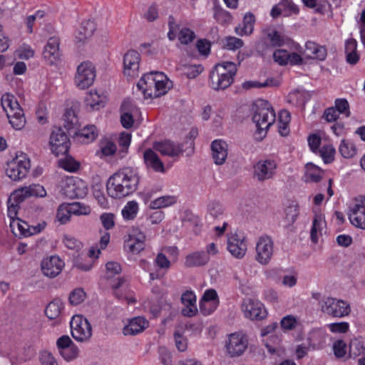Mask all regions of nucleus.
<instances>
[{
  "label": "nucleus",
  "mask_w": 365,
  "mask_h": 365,
  "mask_svg": "<svg viewBox=\"0 0 365 365\" xmlns=\"http://www.w3.org/2000/svg\"><path fill=\"white\" fill-rule=\"evenodd\" d=\"M274 61L278 64L283 66L289 63V53L284 49L276 50L273 53Z\"/></svg>",
  "instance_id": "bf43d9fd"
},
{
  "label": "nucleus",
  "mask_w": 365,
  "mask_h": 365,
  "mask_svg": "<svg viewBox=\"0 0 365 365\" xmlns=\"http://www.w3.org/2000/svg\"><path fill=\"white\" fill-rule=\"evenodd\" d=\"M138 204L134 200L129 201L123 208L121 213L123 218L126 220H133L138 212Z\"/></svg>",
  "instance_id": "58836bf2"
},
{
  "label": "nucleus",
  "mask_w": 365,
  "mask_h": 365,
  "mask_svg": "<svg viewBox=\"0 0 365 365\" xmlns=\"http://www.w3.org/2000/svg\"><path fill=\"white\" fill-rule=\"evenodd\" d=\"M324 163H329L333 161L335 148L331 145H324L319 150Z\"/></svg>",
  "instance_id": "4d7b16f0"
},
{
  "label": "nucleus",
  "mask_w": 365,
  "mask_h": 365,
  "mask_svg": "<svg viewBox=\"0 0 365 365\" xmlns=\"http://www.w3.org/2000/svg\"><path fill=\"white\" fill-rule=\"evenodd\" d=\"M25 188L29 197L34 196L43 197L46 195V190L39 184H33L29 186H26Z\"/></svg>",
  "instance_id": "8fccbe9b"
},
{
  "label": "nucleus",
  "mask_w": 365,
  "mask_h": 365,
  "mask_svg": "<svg viewBox=\"0 0 365 365\" xmlns=\"http://www.w3.org/2000/svg\"><path fill=\"white\" fill-rule=\"evenodd\" d=\"M30 166V160L27 155L20 153L7 163L6 173L11 180H19L27 175Z\"/></svg>",
  "instance_id": "0eeeda50"
},
{
  "label": "nucleus",
  "mask_w": 365,
  "mask_h": 365,
  "mask_svg": "<svg viewBox=\"0 0 365 365\" xmlns=\"http://www.w3.org/2000/svg\"><path fill=\"white\" fill-rule=\"evenodd\" d=\"M279 84V81L274 78H267L264 83H260L256 81H245L242 84V88L245 89H250L252 88H262V87H276Z\"/></svg>",
  "instance_id": "4c0bfd02"
},
{
  "label": "nucleus",
  "mask_w": 365,
  "mask_h": 365,
  "mask_svg": "<svg viewBox=\"0 0 365 365\" xmlns=\"http://www.w3.org/2000/svg\"><path fill=\"white\" fill-rule=\"evenodd\" d=\"M145 98H158L173 86L172 81L163 72L152 71L145 74L137 84Z\"/></svg>",
  "instance_id": "f03ea898"
},
{
  "label": "nucleus",
  "mask_w": 365,
  "mask_h": 365,
  "mask_svg": "<svg viewBox=\"0 0 365 365\" xmlns=\"http://www.w3.org/2000/svg\"><path fill=\"white\" fill-rule=\"evenodd\" d=\"M115 215L112 213H103L101 215L100 220L106 230L112 229L114 227Z\"/></svg>",
  "instance_id": "338daca9"
},
{
  "label": "nucleus",
  "mask_w": 365,
  "mask_h": 365,
  "mask_svg": "<svg viewBox=\"0 0 365 365\" xmlns=\"http://www.w3.org/2000/svg\"><path fill=\"white\" fill-rule=\"evenodd\" d=\"M324 224V220L321 215H317L314 218L312 227L310 232L311 240L314 243H317L319 240V236L321 235V231Z\"/></svg>",
  "instance_id": "c9c22d12"
},
{
  "label": "nucleus",
  "mask_w": 365,
  "mask_h": 365,
  "mask_svg": "<svg viewBox=\"0 0 365 365\" xmlns=\"http://www.w3.org/2000/svg\"><path fill=\"white\" fill-rule=\"evenodd\" d=\"M207 212L214 219H219L223 215L224 209L219 202L213 201L207 205Z\"/></svg>",
  "instance_id": "de8ad7c7"
},
{
  "label": "nucleus",
  "mask_w": 365,
  "mask_h": 365,
  "mask_svg": "<svg viewBox=\"0 0 365 365\" xmlns=\"http://www.w3.org/2000/svg\"><path fill=\"white\" fill-rule=\"evenodd\" d=\"M243 46L242 39L235 36H227L225 38V48L229 50H236Z\"/></svg>",
  "instance_id": "69168bd1"
},
{
  "label": "nucleus",
  "mask_w": 365,
  "mask_h": 365,
  "mask_svg": "<svg viewBox=\"0 0 365 365\" xmlns=\"http://www.w3.org/2000/svg\"><path fill=\"white\" fill-rule=\"evenodd\" d=\"M64 194L70 198H82L87 194V186L82 180L71 177L67 178L63 186Z\"/></svg>",
  "instance_id": "dca6fc26"
},
{
  "label": "nucleus",
  "mask_w": 365,
  "mask_h": 365,
  "mask_svg": "<svg viewBox=\"0 0 365 365\" xmlns=\"http://www.w3.org/2000/svg\"><path fill=\"white\" fill-rule=\"evenodd\" d=\"M63 308V302L59 299H55L47 305L45 314L50 319H56L60 316Z\"/></svg>",
  "instance_id": "f704fd0d"
},
{
  "label": "nucleus",
  "mask_w": 365,
  "mask_h": 365,
  "mask_svg": "<svg viewBox=\"0 0 365 365\" xmlns=\"http://www.w3.org/2000/svg\"><path fill=\"white\" fill-rule=\"evenodd\" d=\"M255 22V16L251 13L245 15L242 26L235 28V33L239 36L250 35L252 33Z\"/></svg>",
  "instance_id": "7c9ffc66"
},
{
  "label": "nucleus",
  "mask_w": 365,
  "mask_h": 365,
  "mask_svg": "<svg viewBox=\"0 0 365 365\" xmlns=\"http://www.w3.org/2000/svg\"><path fill=\"white\" fill-rule=\"evenodd\" d=\"M277 167V165L274 160H261L254 165V178L259 182L270 180L275 175Z\"/></svg>",
  "instance_id": "2eb2a0df"
},
{
  "label": "nucleus",
  "mask_w": 365,
  "mask_h": 365,
  "mask_svg": "<svg viewBox=\"0 0 365 365\" xmlns=\"http://www.w3.org/2000/svg\"><path fill=\"white\" fill-rule=\"evenodd\" d=\"M72 336L78 341H88L92 336V327L88 319L75 315L70 322Z\"/></svg>",
  "instance_id": "1a4fd4ad"
},
{
  "label": "nucleus",
  "mask_w": 365,
  "mask_h": 365,
  "mask_svg": "<svg viewBox=\"0 0 365 365\" xmlns=\"http://www.w3.org/2000/svg\"><path fill=\"white\" fill-rule=\"evenodd\" d=\"M181 302L185 306L182 309V315L188 317L195 316L197 312L196 296L192 291H186L182 294Z\"/></svg>",
  "instance_id": "bb28decb"
},
{
  "label": "nucleus",
  "mask_w": 365,
  "mask_h": 365,
  "mask_svg": "<svg viewBox=\"0 0 365 365\" xmlns=\"http://www.w3.org/2000/svg\"><path fill=\"white\" fill-rule=\"evenodd\" d=\"M1 104L6 113L9 123L16 130H21L26 125L24 112L18 103L16 97L9 93L1 96Z\"/></svg>",
  "instance_id": "39448f33"
},
{
  "label": "nucleus",
  "mask_w": 365,
  "mask_h": 365,
  "mask_svg": "<svg viewBox=\"0 0 365 365\" xmlns=\"http://www.w3.org/2000/svg\"><path fill=\"white\" fill-rule=\"evenodd\" d=\"M339 151L345 158H353L356 154V148L355 145L353 143L346 140H341L339 148Z\"/></svg>",
  "instance_id": "ea45409f"
},
{
  "label": "nucleus",
  "mask_w": 365,
  "mask_h": 365,
  "mask_svg": "<svg viewBox=\"0 0 365 365\" xmlns=\"http://www.w3.org/2000/svg\"><path fill=\"white\" fill-rule=\"evenodd\" d=\"M365 348L364 342L359 339H351L349 343V357L355 358L361 354H364Z\"/></svg>",
  "instance_id": "79ce46f5"
},
{
  "label": "nucleus",
  "mask_w": 365,
  "mask_h": 365,
  "mask_svg": "<svg viewBox=\"0 0 365 365\" xmlns=\"http://www.w3.org/2000/svg\"><path fill=\"white\" fill-rule=\"evenodd\" d=\"M333 351L336 358L344 357L347 353L346 344L341 339L336 340L333 344Z\"/></svg>",
  "instance_id": "6e6d98bb"
},
{
  "label": "nucleus",
  "mask_w": 365,
  "mask_h": 365,
  "mask_svg": "<svg viewBox=\"0 0 365 365\" xmlns=\"http://www.w3.org/2000/svg\"><path fill=\"white\" fill-rule=\"evenodd\" d=\"M327 327L332 333L345 334L349 329V323L345 322L331 323L328 324Z\"/></svg>",
  "instance_id": "680f3d73"
},
{
  "label": "nucleus",
  "mask_w": 365,
  "mask_h": 365,
  "mask_svg": "<svg viewBox=\"0 0 365 365\" xmlns=\"http://www.w3.org/2000/svg\"><path fill=\"white\" fill-rule=\"evenodd\" d=\"M132 110L133 108L130 102L124 101L121 105L120 120L122 125L125 128H129L133 125L134 120L131 113Z\"/></svg>",
  "instance_id": "2f4dec72"
},
{
  "label": "nucleus",
  "mask_w": 365,
  "mask_h": 365,
  "mask_svg": "<svg viewBox=\"0 0 365 365\" xmlns=\"http://www.w3.org/2000/svg\"><path fill=\"white\" fill-rule=\"evenodd\" d=\"M299 322L297 319L292 315L284 317L280 322V325L284 331H290L294 329Z\"/></svg>",
  "instance_id": "09e8293b"
},
{
  "label": "nucleus",
  "mask_w": 365,
  "mask_h": 365,
  "mask_svg": "<svg viewBox=\"0 0 365 365\" xmlns=\"http://www.w3.org/2000/svg\"><path fill=\"white\" fill-rule=\"evenodd\" d=\"M64 264L59 257L54 255L44 258L41 262V269L43 275L54 278L61 272Z\"/></svg>",
  "instance_id": "aec40b11"
},
{
  "label": "nucleus",
  "mask_w": 365,
  "mask_h": 365,
  "mask_svg": "<svg viewBox=\"0 0 365 365\" xmlns=\"http://www.w3.org/2000/svg\"><path fill=\"white\" fill-rule=\"evenodd\" d=\"M65 127L68 130L74 128L78 123V118L73 110H66L64 115Z\"/></svg>",
  "instance_id": "e2e57ef3"
},
{
  "label": "nucleus",
  "mask_w": 365,
  "mask_h": 365,
  "mask_svg": "<svg viewBox=\"0 0 365 365\" xmlns=\"http://www.w3.org/2000/svg\"><path fill=\"white\" fill-rule=\"evenodd\" d=\"M62 242L65 247L73 251V254H78V255H81V252L83 248V244L74 237L69 235H64L62 239Z\"/></svg>",
  "instance_id": "e433bc0d"
},
{
  "label": "nucleus",
  "mask_w": 365,
  "mask_h": 365,
  "mask_svg": "<svg viewBox=\"0 0 365 365\" xmlns=\"http://www.w3.org/2000/svg\"><path fill=\"white\" fill-rule=\"evenodd\" d=\"M210 259L208 254L205 251H195L185 257L184 264L188 268L204 267L208 264Z\"/></svg>",
  "instance_id": "a878e982"
},
{
  "label": "nucleus",
  "mask_w": 365,
  "mask_h": 365,
  "mask_svg": "<svg viewBox=\"0 0 365 365\" xmlns=\"http://www.w3.org/2000/svg\"><path fill=\"white\" fill-rule=\"evenodd\" d=\"M334 108L339 113L344 114L346 117H349L351 115L349 104L345 98L336 99L334 102Z\"/></svg>",
  "instance_id": "603ef678"
},
{
  "label": "nucleus",
  "mask_w": 365,
  "mask_h": 365,
  "mask_svg": "<svg viewBox=\"0 0 365 365\" xmlns=\"http://www.w3.org/2000/svg\"><path fill=\"white\" fill-rule=\"evenodd\" d=\"M51 149L56 156L66 155L70 147V140L66 133L61 128H54L50 135Z\"/></svg>",
  "instance_id": "9d476101"
},
{
  "label": "nucleus",
  "mask_w": 365,
  "mask_h": 365,
  "mask_svg": "<svg viewBox=\"0 0 365 365\" xmlns=\"http://www.w3.org/2000/svg\"><path fill=\"white\" fill-rule=\"evenodd\" d=\"M274 253V242L268 235L259 237L256 244L255 259L261 264H267Z\"/></svg>",
  "instance_id": "ddd939ff"
},
{
  "label": "nucleus",
  "mask_w": 365,
  "mask_h": 365,
  "mask_svg": "<svg viewBox=\"0 0 365 365\" xmlns=\"http://www.w3.org/2000/svg\"><path fill=\"white\" fill-rule=\"evenodd\" d=\"M143 161L148 169L156 173L165 172L164 163L153 149L148 148L143 152Z\"/></svg>",
  "instance_id": "b1692460"
},
{
  "label": "nucleus",
  "mask_w": 365,
  "mask_h": 365,
  "mask_svg": "<svg viewBox=\"0 0 365 365\" xmlns=\"http://www.w3.org/2000/svg\"><path fill=\"white\" fill-rule=\"evenodd\" d=\"M248 346L247 336L242 331L228 334L225 341L226 354L232 358L242 356Z\"/></svg>",
  "instance_id": "6e6552de"
},
{
  "label": "nucleus",
  "mask_w": 365,
  "mask_h": 365,
  "mask_svg": "<svg viewBox=\"0 0 365 365\" xmlns=\"http://www.w3.org/2000/svg\"><path fill=\"white\" fill-rule=\"evenodd\" d=\"M153 149L170 158H178L183 153L182 145L171 140L156 142L153 144Z\"/></svg>",
  "instance_id": "4be33fe9"
},
{
  "label": "nucleus",
  "mask_w": 365,
  "mask_h": 365,
  "mask_svg": "<svg viewBox=\"0 0 365 365\" xmlns=\"http://www.w3.org/2000/svg\"><path fill=\"white\" fill-rule=\"evenodd\" d=\"M299 215V211L296 205H290L285 209V220L288 225L293 224Z\"/></svg>",
  "instance_id": "0e129e2a"
},
{
  "label": "nucleus",
  "mask_w": 365,
  "mask_h": 365,
  "mask_svg": "<svg viewBox=\"0 0 365 365\" xmlns=\"http://www.w3.org/2000/svg\"><path fill=\"white\" fill-rule=\"evenodd\" d=\"M280 6L282 7L284 15H289L291 13L297 14L299 12L297 6L290 0H282L280 2Z\"/></svg>",
  "instance_id": "774afa93"
},
{
  "label": "nucleus",
  "mask_w": 365,
  "mask_h": 365,
  "mask_svg": "<svg viewBox=\"0 0 365 365\" xmlns=\"http://www.w3.org/2000/svg\"><path fill=\"white\" fill-rule=\"evenodd\" d=\"M56 346L58 353L66 361H71L78 355V348L68 335L59 337L56 341Z\"/></svg>",
  "instance_id": "a211bd4d"
},
{
  "label": "nucleus",
  "mask_w": 365,
  "mask_h": 365,
  "mask_svg": "<svg viewBox=\"0 0 365 365\" xmlns=\"http://www.w3.org/2000/svg\"><path fill=\"white\" fill-rule=\"evenodd\" d=\"M140 55L134 50H130L123 56V75L128 79H133L139 76Z\"/></svg>",
  "instance_id": "4468645a"
},
{
  "label": "nucleus",
  "mask_w": 365,
  "mask_h": 365,
  "mask_svg": "<svg viewBox=\"0 0 365 365\" xmlns=\"http://www.w3.org/2000/svg\"><path fill=\"white\" fill-rule=\"evenodd\" d=\"M59 44L60 41L58 37H51L48 40L43 52V56L48 64H54L60 60Z\"/></svg>",
  "instance_id": "5701e85b"
},
{
  "label": "nucleus",
  "mask_w": 365,
  "mask_h": 365,
  "mask_svg": "<svg viewBox=\"0 0 365 365\" xmlns=\"http://www.w3.org/2000/svg\"><path fill=\"white\" fill-rule=\"evenodd\" d=\"M212 158L216 165H222L227 158V144L222 140H215L211 144Z\"/></svg>",
  "instance_id": "393cba45"
},
{
  "label": "nucleus",
  "mask_w": 365,
  "mask_h": 365,
  "mask_svg": "<svg viewBox=\"0 0 365 365\" xmlns=\"http://www.w3.org/2000/svg\"><path fill=\"white\" fill-rule=\"evenodd\" d=\"M203 71V67L198 64V65H190L185 66L184 68V74L188 78H195L197 77L200 73H201Z\"/></svg>",
  "instance_id": "052dcab7"
},
{
  "label": "nucleus",
  "mask_w": 365,
  "mask_h": 365,
  "mask_svg": "<svg viewBox=\"0 0 365 365\" xmlns=\"http://www.w3.org/2000/svg\"><path fill=\"white\" fill-rule=\"evenodd\" d=\"M175 202V197L173 196H163L151 201L150 207L157 210L170 206Z\"/></svg>",
  "instance_id": "37998d69"
},
{
  "label": "nucleus",
  "mask_w": 365,
  "mask_h": 365,
  "mask_svg": "<svg viewBox=\"0 0 365 365\" xmlns=\"http://www.w3.org/2000/svg\"><path fill=\"white\" fill-rule=\"evenodd\" d=\"M140 176L136 170L123 168L113 173L108 180L106 189L108 195L121 199L133 193L138 188Z\"/></svg>",
  "instance_id": "f257e3e1"
},
{
  "label": "nucleus",
  "mask_w": 365,
  "mask_h": 365,
  "mask_svg": "<svg viewBox=\"0 0 365 365\" xmlns=\"http://www.w3.org/2000/svg\"><path fill=\"white\" fill-rule=\"evenodd\" d=\"M78 135L86 140L87 142L94 140L97 135V128L95 125H87L79 131Z\"/></svg>",
  "instance_id": "c03bdc74"
},
{
  "label": "nucleus",
  "mask_w": 365,
  "mask_h": 365,
  "mask_svg": "<svg viewBox=\"0 0 365 365\" xmlns=\"http://www.w3.org/2000/svg\"><path fill=\"white\" fill-rule=\"evenodd\" d=\"M214 17L216 19V21L221 24H228L232 20V16L230 14L228 11L222 9H215Z\"/></svg>",
  "instance_id": "13d9d810"
},
{
  "label": "nucleus",
  "mask_w": 365,
  "mask_h": 365,
  "mask_svg": "<svg viewBox=\"0 0 365 365\" xmlns=\"http://www.w3.org/2000/svg\"><path fill=\"white\" fill-rule=\"evenodd\" d=\"M96 68L89 61L81 63L77 68L75 76V83L81 89L91 86L96 78Z\"/></svg>",
  "instance_id": "9b49d317"
},
{
  "label": "nucleus",
  "mask_w": 365,
  "mask_h": 365,
  "mask_svg": "<svg viewBox=\"0 0 365 365\" xmlns=\"http://www.w3.org/2000/svg\"><path fill=\"white\" fill-rule=\"evenodd\" d=\"M242 310L245 317L252 320H262L267 317V311L258 300L247 298L243 300Z\"/></svg>",
  "instance_id": "f3484780"
},
{
  "label": "nucleus",
  "mask_w": 365,
  "mask_h": 365,
  "mask_svg": "<svg viewBox=\"0 0 365 365\" xmlns=\"http://www.w3.org/2000/svg\"><path fill=\"white\" fill-rule=\"evenodd\" d=\"M148 325V322L141 317H134L123 330L124 335H136L142 332Z\"/></svg>",
  "instance_id": "cd10ccee"
},
{
  "label": "nucleus",
  "mask_w": 365,
  "mask_h": 365,
  "mask_svg": "<svg viewBox=\"0 0 365 365\" xmlns=\"http://www.w3.org/2000/svg\"><path fill=\"white\" fill-rule=\"evenodd\" d=\"M305 181L318 182L322 179L323 171L313 163H307L305 166Z\"/></svg>",
  "instance_id": "72a5a7b5"
},
{
  "label": "nucleus",
  "mask_w": 365,
  "mask_h": 365,
  "mask_svg": "<svg viewBox=\"0 0 365 365\" xmlns=\"http://www.w3.org/2000/svg\"><path fill=\"white\" fill-rule=\"evenodd\" d=\"M68 212L71 214L81 215H88L91 212V209L89 206L81 204V202H73L69 204Z\"/></svg>",
  "instance_id": "49530a36"
},
{
  "label": "nucleus",
  "mask_w": 365,
  "mask_h": 365,
  "mask_svg": "<svg viewBox=\"0 0 365 365\" xmlns=\"http://www.w3.org/2000/svg\"><path fill=\"white\" fill-rule=\"evenodd\" d=\"M255 112L252 117L256 124L257 133H266L269 128L274 123L276 115L271 104L265 100L259 99L255 103Z\"/></svg>",
  "instance_id": "20e7f679"
},
{
  "label": "nucleus",
  "mask_w": 365,
  "mask_h": 365,
  "mask_svg": "<svg viewBox=\"0 0 365 365\" xmlns=\"http://www.w3.org/2000/svg\"><path fill=\"white\" fill-rule=\"evenodd\" d=\"M321 311L330 317L341 318L351 312L350 305L342 299L334 297H324L320 302Z\"/></svg>",
  "instance_id": "423d86ee"
},
{
  "label": "nucleus",
  "mask_w": 365,
  "mask_h": 365,
  "mask_svg": "<svg viewBox=\"0 0 365 365\" xmlns=\"http://www.w3.org/2000/svg\"><path fill=\"white\" fill-rule=\"evenodd\" d=\"M145 235L138 228H133L128 235V239L125 241V250L138 255L145 248Z\"/></svg>",
  "instance_id": "6ab92c4d"
},
{
  "label": "nucleus",
  "mask_w": 365,
  "mask_h": 365,
  "mask_svg": "<svg viewBox=\"0 0 365 365\" xmlns=\"http://www.w3.org/2000/svg\"><path fill=\"white\" fill-rule=\"evenodd\" d=\"M349 219L356 227L365 229V196L354 200L349 207Z\"/></svg>",
  "instance_id": "f8f14e48"
},
{
  "label": "nucleus",
  "mask_w": 365,
  "mask_h": 365,
  "mask_svg": "<svg viewBox=\"0 0 365 365\" xmlns=\"http://www.w3.org/2000/svg\"><path fill=\"white\" fill-rule=\"evenodd\" d=\"M227 250L235 258L242 259L246 254V238L240 234H232L227 239Z\"/></svg>",
  "instance_id": "412c9836"
},
{
  "label": "nucleus",
  "mask_w": 365,
  "mask_h": 365,
  "mask_svg": "<svg viewBox=\"0 0 365 365\" xmlns=\"http://www.w3.org/2000/svg\"><path fill=\"white\" fill-rule=\"evenodd\" d=\"M264 35L266 41L270 42L272 47L282 46L284 43V38L279 34V33L273 29H268L264 31Z\"/></svg>",
  "instance_id": "a19ab883"
},
{
  "label": "nucleus",
  "mask_w": 365,
  "mask_h": 365,
  "mask_svg": "<svg viewBox=\"0 0 365 365\" xmlns=\"http://www.w3.org/2000/svg\"><path fill=\"white\" fill-rule=\"evenodd\" d=\"M237 71V65L231 61H224L215 66L210 74V86L215 90H225L234 81Z\"/></svg>",
  "instance_id": "7ed1b4c3"
},
{
  "label": "nucleus",
  "mask_w": 365,
  "mask_h": 365,
  "mask_svg": "<svg viewBox=\"0 0 365 365\" xmlns=\"http://www.w3.org/2000/svg\"><path fill=\"white\" fill-rule=\"evenodd\" d=\"M95 30L96 25L93 21L90 20L83 21L78 29L76 38L78 41L83 42L93 35Z\"/></svg>",
  "instance_id": "473e14b6"
},
{
  "label": "nucleus",
  "mask_w": 365,
  "mask_h": 365,
  "mask_svg": "<svg viewBox=\"0 0 365 365\" xmlns=\"http://www.w3.org/2000/svg\"><path fill=\"white\" fill-rule=\"evenodd\" d=\"M101 152L104 156H110L113 155L116 151L115 144L108 140H104L100 144Z\"/></svg>",
  "instance_id": "5fc2aeb1"
},
{
  "label": "nucleus",
  "mask_w": 365,
  "mask_h": 365,
  "mask_svg": "<svg viewBox=\"0 0 365 365\" xmlns=\"http://www.w3.org/2000/svg\"><path fill=\"white\" fill-rule=\"evenodd\" d=\"M86 298V292L81 288L75 289L69 295V302L73 305L81 304Z\"/></svg>",
  "instance_id": "864d4df0"
},
{
  "label": "nucleus",
  "mask_w": 365,
  "mask_h": 365,
  "mask_svg": "<svg viewBox=\"0 0 365 365\" xmlns=\"http://www.w3.org/2000/svg\"><path fill=\"white\" fill-rule=\"evenodd\" d=\"M106 96L100 95L96 91H91L86 96L85 101L87 106L93 110H98L106 103Z\"/></svg>",
  "instance_id": "c756f323"
},
{
  "label": "nucleus",
  "mask_w": 365,
  "mask_h": 365,
  "mask_svg": "<svg viewBox=\"0 0 365 365\" xmlns=\"http://www.w3.org/2000/svg\"><path fill=\"white\" fill-rule=\"evenodd\" d=\"M178 36L182 44L187 45L195 39V34L192 30L185 27L180 29Z\"/></svg>",
  "instance_id": "a18cd8bd"
},
{
  "label": "nucleus",
  "mask_w": 365,
  "mask_h": 365,
  "mask_svg": "<svg viewBox=\"0 0 365 365\" xmlns=\"http://www.w3.org/2000/svg\"><path fill=\"white\" fill-rule=\"evenodd\" d=\"M307 57L319 61H324L327 56L325 46L319 45L313 41H307L305 44Z\"/></svg>",
  "instance_id": "c85d7f7f"
},
{
  "label": "nucleus",
  "mask_w": 365,
  "mask_h": 365,
  "mask_svg": "<svg viewBox=\"0 0 365 365\" xmlns=\"http://www.w3.org/2000/svg\"><path fill=\"white\" fill-rule=\"evenodd\" d=\"M29 197L25 187L14 191L9 197V202L19 205L26 198Z\"/></svg>",
  "instance_id": "3c124183"
}]
</instances>
